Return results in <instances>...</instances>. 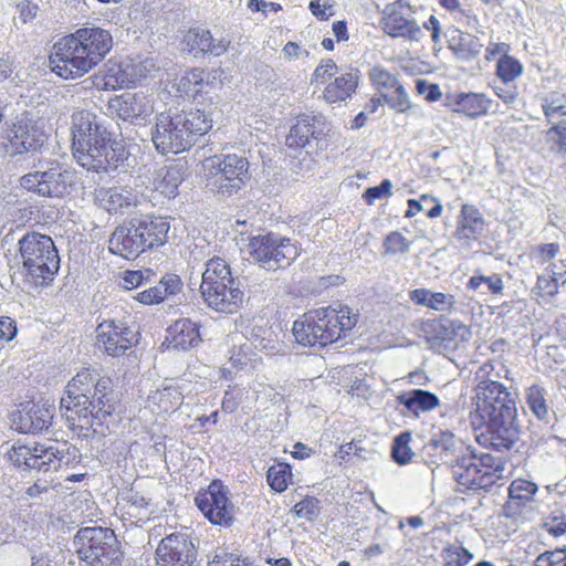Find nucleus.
I'll list each match as a JSON object with an SVG mask.
<instances>
[{"label":"nucleus","instance_id":"obj_2","mask_svg":"<svg viewBox=\"0 0 566 566\" xmlns=\"http://www.w3.org/2000/svg\"><path fill=\"white\" fill-rule=\"evenodd\" d=\"M72 150L77 163L95 171L116 167L118 160L112 146V135L93 112L82 109L72 114Z\"/></svg>","mask_w":566,"mask_h":566},{"label":"nucleus","instance_id":"obj_14","mask_svg":"<svg viewBox=\"0 0 566 566\" xmlns=\"http://www.w3.org/2000/svg\"><path fill=\"white\" fill-rule=\"evenodd\" d=\"M157 566H199L198 551L189 535L171 533L156 549Z\"/></svg>","mask_w":566,"mask_h":566},{"label":"nucleus","instance_id":"obj_58","mask_svg":"<svg viewBox=\"0 0 566 566\" xmlns=\"http://www.w3.org/2000/svg\"><path fill=\"white\" fill-rule=\"evenodd\" d=\"M392 182L384 179L378 186L369 187L365 190L363 198L368 205H374L376 200L388 198L392 195Z\"/></svg>","mask_w":566,"mask_h":566},{"label":"nucleus","instance_id":"obj_9","mask_svg":"<svg viewBox=\"0 0 566 566\" xmlns=\"http://www.w3.org/2000/svg\"><path fill=\"white\" fill-rule=\"evenodd\" d=\"M249 179L247 157L228 154L211 159L207 187L220 199H228L239 193Z\"/></svg>","mask_w":566,"mask_h":566},{"label":"nucleus","instance_id":"obj_53","mask_svg":"<svg viewBox=\"0 0 566 566\" xmlns=\"http://www.w3.org/2000/svg\"><path fill=\"white\" fill-rule=\"evenodd\" d=\"M153 276L154 272L149 269H146L144 271H126L123 276L122 286L125 290H135L144 287L150 283Z\"/></svg>","mask_w":566,"mask_h":566},{"label":"nucleus","instance_id":"obj_56","mask_svg":"<svg viewBox=\"0 0 566 566\" xmlns=\"http://www.w3.org/2000/svg\"><path fill=\"white\" fill-rule=\"evenodd\" d=\"M384 249L387 254H403L409 251L410 242L400 232L392 231L386 237Z\"/></svg>","mask_w":566,"mask_h":566},{"label":"nucleus","instance_id":"obj_19","mask_svg":"<svg viewBox=\"0 0 566 566\" xmlns=\"http://www.w3.org/2000/svg\"><path fill=\"white\" fill-rule=\"evenodd\" d=\"M151 112L149 101L142 94L124 93L111 98L107 103V113L124 122L144 120Z\"/></svg>","mask_w":566,"mask_h":566},{"label":"nucleus","instance_id":"obj_12","mask_svg":"<svg viewBox=\"0 0 566 566\" xmlns=\"http://www.w3.org/2000/svg\"><path fill=\"white\" fill-rule=\"evenodd\" d=\"M77 33L61 39L53 46L50 65L54 73L69 80L81 77L93 69V64Z\"/></svg>","mask_w":566,"mask_h":566},{"label":"nucleus","instance_id":"obj_36","mask_svg":"<svg viewBox=\"0 0 566 566\" xmlns=\"http://www.w3.org/2000/svg\"><path fill=\"white\" fill-rule=\"evenodd\" d=\"M359 72L350 70L349 72L342 73L331 81L324 92L323 96L327 103L344 102L356 92L359 81Z\"/></svg>","mask_w":566,"mask_h":566},{"label":"nucleus","instance_id":"obj_61","mask_svg":"<svg viewBox=\"0 0 566 566\" xmlns=\"http://www.w3.org/2000/svg\"><path fill=\"white\" fill-rule=\"evenodd\" d=\"M429 297L428 307L438 312L449 311L455 305V298L451 294L431 292Z\"/></svg>","mask_w":566,"mask_h":566},{"label":"nucleus","instance_id":"obj_52","mask_svg":"<svg viewBox=\"0 0 566 566\" xmlns=\"http://www.w3.org/2000/svg\"><path fill=\"white\" fill-rule=\"evenodd\" d=\"M32 421L27 428L28 432L39 433L48 430L52 422V411L49 408H31Z\"/></svg>","mask_w":566,"mask_h":566},{"label":"nucleus","instance_id":"obj_32","mask_svg":"<svg viewBox=\"0 0 566 566\" xmlns=\"http://www.w3.org/2000/svg\"><path fill=\"white\" fill-rule=\"evenodd\" d=\"M447 105L454 113H462L474 118L488 113L491 99L481 93H458L447 96Z\"/></svg>","mask_w":566,"mask_h":566},{"label":"nucleus","instance_id":"obj_21","mask_svg":"<svg viewBox=\"0 0 566 566\" xmlns=\"http://www.w3.org/2000/svg\"><path fill=\"white\" fill-rule=\"evenodd\" d=\"M453 479L463 490H480L491 485V479L484 478L476 462V454L469 447L467 451L459 454L458 459L450 467Z\"/></svg>","mask_w":566,"mask_h":566},{"label":"nucleus","instance_id":"obj_46","mask_svg":"<svg viewBox=\"0 0 566 566\" xmlns=\"http://www.w3.org/2000/svg\"><path fill=\"white\" fill-rule=\"evenodd\" d=\"M410 440L411 434L409 432H402L399 436H397L394 440V444L391 448V458L399 465L407 464L415 455V453L409 447Z\"/></svg>","mask_w":566,"mask_h":566},{"label":"nucleus","instance_id":"obj_41","mask_svg":"<svg viewBox=\"0 0 566 566\" xmlns=\"http://www.w3.org/2000/svg\"><path fill=\"white\" fill-rule=\"evenodd\" d=\"M476 462L483 476L491 479V484H493L496 479L503 478L506 462L501 457L481 453L480 457H476Z\"/></svg>","mask_w":566,"mask_h":566},{"label":"nucleus","instance_id":"obj_35","mask_svg":"<svg viewBox=\"0 0 566 566\" xmlns=\"http://www.w3.org/2000/svg\"><path fill=\"white\" fill-rule=\"evenodd\" d=\"M484 230V219L479 210L471 205H463L459 217L455 238L465 243L476 240Z\"/></svg>","mask_w":566,"mask_h":566},{"label":"nucleus","instance_id":"obj_51","mask_svg":"<svg viewBox=\"0 0 566 566\" xmlns=\"http://www.w3.org/2000/svg\"><path fill=\"white\" fill-rule=\"evenodd\" d=\"M126 513L137 517L142 513H148L149 500L137 491L129 490L123 494Z\"/></svg>","mask_w":566,"mask_h":566},{"label":"nucleus","instance_id":"obj_43","mask_svg":"<svg viewBox=\"0 0 566 566\" xmlns=\"http://www.w3.org/2000/svg\"><path fill=\"white\" fill-rule=\"evenodd\" d=\"M133 77L123 69V64L108 65L103 75V86L105 90H116L129 86Z\"/></svg>","mask_w":566,"mask_h":566},{"label":"nucleus","instance_id":"obj_40","mask_svg":"<svg viewBox=\"0 0 566 566\" xmlns=\"http://www.w3.org/2000/svg\"><path fill=\"white\" fill-rule=\"evenodd\" d=\"M526 403L533 415L541 421L548 422L551 410L546 403L545 391L539 386H532L526 392Z\"/></svg>","mask_w":566,"mask_h":566},{"label":"nucleus","instance_id":"obj_23","mask_svg":"<svg viewBox=\"0 0 566 566\" xmlns=\"http://www.w3.org/2000/svg\"><path fill=\"white\" fill-rule=\"evenodd\" d=\"M8 137L18 153L40 150L46 140L43 130L27 117L12 125Z\"/></svg>","mask_w":566,"mask_h":566},{"label":"nucleus","instance_id":"obj_7","mask_svg":"<svg viewBox=\"0 0 566 566\" xmlns=\"http://www.w3.org/2000/svg\"><path fill=\"white\" fill-rule=\"evenodd\" d=\"M18 244L27 276L35 285H48L52 282L60 269V256L53 240L39 232H29Z\"/></svg>","mask_w":566,"mask_h":566},{"label":"nucleus","instance_id":"obj_15","mask_svg":"<svg viewBox=\"0 0 566 566\" xmlns=\"http://www.w3.org/2000/svg\"><path fill=\"white\" fill-rule=\"evenodd\" d=\"M197 507L216 525H230L233 521V504L228 497V491L219 481H213L195 499Z\"/></svg>","mask_w":566,"mask_h":566},{"label":"nucleus","instance_id":"obj_18","mask_svg":"<svg viewBox=\"0 0 566 566\" xmlns=\"http://www.w3.org/2000/svg\"><path fill=\"white\" fill-rule=\"evenodd\" d=\"M497 417L482 419L486 423V440L497 450H510L520 438V428L516 423V411L510 407Z\"/></svg>","mask_w":566,"mask_h":566},{"label":"nucleus","instance_id":"obj_57","mask_svg":"<svg viewBox=\"0 0 566 566\" xmlns=\"http://www.w3.org/2000/svg\"><path fill=\"white\" fill-rule=\"evenodd\" d=\"M338 66L332 59L323 60L314 70L312 83L325 84L336 76Z\"/></svg>","mask_w":566,"mask_h":566},{"label":"nucleus","instance_id":"obj_37","mask_svg":"<svg viewBox=\"0 0 566 566\" xmlns=\"http://www.w3.org/2000/svg\"><path fill=\"white\" fill-rule=\"evenodd\" d=\"M185 179V166L175 164L159 169L154 180L155 189L168 198L177 195L178 187Z\"/></svg>","mask_w":566,"mask_h":566},{"label":"nucleus","instance_id":"obj_54","mask_svg":"<svg viewBox=\"0 0 566 566\" xmlns=\"http://www.w3.org/2000/svg\"><path fill=\"white\" fill-rule=\"evenodd\" d=\"M559 283L566 284V277L560 272L552 271V275H539L537 279V289L545 295L554 296L558 293Z\"/></svg>","mask_w":566,"mask_h":566},{"label":"nucleus","instance_id":"obj_1","mask_svg":"<svg viewBox=\"0 0 566 566\" xmlns=\"http://www.w3.org/2000/svg\"><path fill=\"white\" fill-rule=\"evenodd\" d=\"M60 409L73 430L103 434L105 420L115 411L112 379L91 369L78 371L66 386Z\"/></svg>","mask_w":566,"mask_h":566},{"label":"nucleus","instance_id":"obj_28","mask_svg":"<svg viewBox=\"0 0 566 566\" xmlns=\"http://www.w3.org/2000/svg\"><path fill=\"white\" fill-rule=\"evenodd\" d=\"M76 33L86 46L93 67L106 56L113 46V38L107 30L92 27L78 29Z\"/></svg>","mask_w":566,"mask_h":566},{"label":"nucleus","instance_id":"obj_30","mask_svg":"<svg viewBox=\"0 0 566 566\" xmlns=\"http://www.w3.org/2000/svg\"><path fill=\"white\" fill-rule=\"evenodd\" d=\"M184 395L171 380H165L156 390L150 391L147 401L149 408L157 413L176 411L182 403Z\"/></svg>","mask_w":566,"mask_h":566},{"label":"nucleus","instance_id":"obj_34","mask_svg":"<svg viewBox=\"0 0 566 566\" xmlns=\"http://www.w3.org/2000/svg\"><path fill=\"white\" fill-rule=\"evenodd\" d=\"M213 88V83L208 80V74L202 69H192L186 72L178 81L177 91L188 98L200 102Z\"/></svg>","mask_w":566,"mask_h":566},{"label":"nucleus","instance_id":"obj_33","mask_svg":"<svg viewBox=\"0 0 566 566\" xmlns=\"http://www.w3.org/2000/svg\"><path fill=\"white\" fill-rule=\"evenodd\" d=\"M168 347L188 350L201 342L199 325L189 318L176 321L168 328Z\"/></svg>","mask_w":566,"mask_h":566},{"label":"nucleus","instance_id":"obj_42","mask_svg":"<svg viewBox=\"0 0 566 566\" xmlns=\"http://www.w3.org/2000/svg\"><path fill=\"white\" fill-rule=\"evenodd\" d=\"M441 558L447 566H465L473 554L460 543L447 544L441 551Z\"/></svg>","mask_w":566,"mask_h":566},{"label":"nucleus","instance_id":"obj_4","mask_svg":"<svg viewBox=\"0 0 566 566\" xmlns=\"http://www.w3.org/2000/svg\"><path fill=\"white\" fill-rule=\"evenodd\" d=\"M358 321L348 306L321 307L306 313L293 324L295 340L307 347H325L338 340L342 333L350 331Z\"/></svg>","mask_w":566,"mask_h":566},{"label":"nucleus","instance_id":"obj_25","mask_svg":"<svg viewBox=\"0 0 566 566\" xmlns=\"http://www.w3.org/2000/svg\"><path fill=\"white\" fill-rule=\"evenodd\" d=\"M132 219L133 227H136L137 233L143 240V245L146 251L161 247L166 243L170 224L165 218L151 214H140L139 217H134Z\"/></svg>","mask_w":566,"mask_h":566},{"label":"nucleus","instance_id":"obj_16","mask_svg":"<svg viewBox=\"0 0 566 566\" xmlns=\"http://www.w3.org/2000/svg\"><path fill=\"white\" fill-rule=\"evenodd\" d=\"M135 343L136 333L123 322L104 321L96 327V345L109 356L124 355Z\"/></svg>","mask_w":566,"mask_h":566},{"label":"nucleus","instance_id":"obj_13","mask_svg":"<svg viewBox=\"0 0 566 566\" xmlns=\"http://www.w3.org/2000/svg\"><path fill=\"white\" fill-rule=\"evenodd\" d=\"M476 412L481 419L497 417L506 407L516 411V394L494 379L479 381L475 388Z\"/></svg>","mask_w":566,"mask_h":566},{"label":"nucleus","instance_id":"obj_38","mask_svg":"<svg viewBox=\"0 0 566 566\" xmlns=\"http://www.w3.org/2000/svg\"><path fill=\"white\" fill-rule=\"evenodd\" d=\"M542 107L552 126L566 125V95L552 94L545 98Z\"/></svg>","mask_w":566,"mask_h":566},{"label":"nucleus","instance_id":"obj_6","mask_svg":"<svg viewBox=\"0 0 566 566\" xmlns=\"http://www.w3.org/2000/svg\"><path fill=\"white\" fill-rule=\"evenodd\" d=\"M200 294L209 308L220 313L237 312L244 296L240 280L232 276L229 264L220 258L206 262Z\"/></svg>","mask_w":566,"mask_h":566},{"label":"nucleus","instance_id":"obj_39","mask_svg":"<svg viewBox=\"0 0 566 566\" xmlns=\"http://www.w3.org/2000/svg\"><path fill=\"white\" fill-rule=\"evenodd\" d=\"M420 211L426 212L428 218L434 219L441 216L442 205L436 197L429 195H422L419 200L409 199L405 217L411 218Z\"/></svg>","mask_w":566,"mask_h":566},{"label":"nucleus","instance_id":"obj_62","mask_svg":"<svg viewBox=\"0 0 566 566\" xmlns=\"http://www.w3.org/2000/svg\"><path fill=\"white\" fill-rule=\"evenodd\" d=\"M534 566H566V551L545 552L535 559Z\"/></svg>","mask_w":566,"mask_h":566},{"label":"nucleus","instance_id":"obj_45","mask_svg":"<svg viewBox=\"0 0 566 566\" xmlns=\"http://www.w3.org/2000/svg\"><path fill=\"white\" fill-rule=\"evenodd\" d=\"M291 479V468L285 463H277L270 467L266 474L269 485L275 492H283L286 490L289 480Z\"/></svg>","mask_w":566,"mask_h":566},{"label":"nucleus","instance_id":"obj_8","mask_svg":"<svg viewBox=\"0 0 566 566\" xmlns=\"http://www.w3.org/2000/svg\"><path fill=\"white\" fill-rule=\"evenodd\" d=\"M73 545L87 566H122L124 553L111 528L83 527L75 534Z\"/></svg>","mask_w":566,"mask_h":566},{"label":"nucleus","instance_id":"obj_20","mask_svg":"<svg viewBox=\"0 0 566 566\" xmlns=\"http://www.w3.org/2000/svg\"><path fill=\"white\" fill-rule=\"evenodd\" d=\"M95 199L109 213L132 212L145 201L143 196L128 187L99 188L95 191Z\"/></svg>","mask_w":566,"mask_h":566},{"label":"nucleus","instance_id":"obj_31","mask_svg":"<svg viewBox=\"0 0 566 566\" xmlns=\"http://www.w3.org/2000/svg\"><path fill=\"white\" fill-rule=\"evenodd\" d=\"M322 124V119L314 115L300 116L286 136V145L290 148H303L311 138L319 139L323 135V129L319 128Z\"/></svg>","mask_w":566,"mask_h":566},{"label":"nucleus","instance_id":"obj_49","mask_svg":"<svg viewBox=\"0 0 566 566\" xmlns=\"http://www.w3.org/2000/svg\"><path fill=\"white\" fill-rule=\"evenodd\" d=\"M542 528L555 537L566 534V513L555 509L542 520Z\"/></svg>","mask_w":566,"mask_h":566},{"label":"nucleus","instance_id":"obj_27","mask_svg":"<svg viewBox=\"0 0 566 566\" xmlns=\"http://www.w3.org/2000/svg\"><path fill=\"white\" fill-rule=\"evenodd\" d=\"M401 6L394 3L386 7L384 28L387 34L394 38H405L418 41L421 36V28L413 19L406 17L399 9Z\"/></svg>","mask_w":566,"mask_h":566},{"label":"nucleus","instance_id":"obj_5","mask_svg":"<svg viewBox=\"0 0 566 566\" xmlns=\"http://www.w3.org/2000/svg\"><path fill=\"white\" fill-rule=\"evenodd\" d=\"M65 447V444H62V448H60L57 442H36L33 447L24 444L12 446L8 455L15 467H25V469H33L48 474V478L43 480L38 479L27 489L29 496L35 497L52 486L54 482L52 474L70 461Z\"/></svg>","mask_w":566,"mask_h":566},{"label":"nucleus","instance_id":"obj_10","mask_svg":"<svg viewBox=\"0 0 566 566\" xmlns=\"http://www.w3.org/2000/svg\"><path fill=\"white\" fill-rule=\"evenodd\" d=\"M76 175L59 163L46 168L29 172L20 178V186L39 197L63 199L75 189Z\"/></svg>","mask_w":566,"mask_h":566},{"label":"nucleus","instance_id":"obj_24","mask_svg":"<svg viewBox=\"0 0 566 566\" xmlns=\"http://www.w3.org/2000/svg\"><path fill=\"white\" fill-rule=\"evenodd\" d=\"M108 243L112 253L127 260L135 259L146 251L136 227H133V219L117 227L112 233Z\"/></svg>","mask_w":566,"mask_h":566},{"label":"nucleus","instance_id":"obj_59","mask_svg":"<svg viewBox=\"0 0 566 566\" xmlns=\"http://www.w3.org/2000/svg\"><path fill=\"white\" fill-rule=\"evenodd\" d=\"M318 501L315 497L307 496L296 503L292 512L300 518L312 521L318 514Z\"/></svg>","mask_w":566,"mask_h":566},{"label":"nucleus","instance_id":"obj_55","mask_svg":"<svg viewBox=\"0 0 566 566\" xmlns=\"http://www.w3.org/2000/svg\"><path fill=\"white\" fill-rule=\"evenodd\" d=\"M545 140L552 151L566 154V125L552 126L545 132Z\"/></svg>","mask_w":566,"mask_h":566},{"label":"nucleus","instance_id":"obj_17","mask_svg":"<svg viewBox=\"0 0 566 566\" xmlns=\"http://www.w3.org/2000/svg\"><path fill=\"white\" fill-rule=\"evenodd\" d=\"M467 446L449 430H440L422 448V458L429 465L447 464L451 467Z\"/></svg>","mask_w":566,"mask_h":566},{"label":"nucleus","instance_id":"obj_48","mask_svg":"<svg viewBox=\"0 0 566 566\" xmlns=\"http://www.w3.org/2000/svg\"><path fill=\"white\" fill-rule=\"evenodd\" d=\"M384 98L385 103L396 113H406L412 106L410 98L401 84L389 92H384Z\"/></svg>","mask_w":566,"mask_h":566},{"label":"nucleus","instance_id":"obj_64","mask_svg":"<svg viewBox=\"0 0 566 566\" xmlns=\"http://www.w3.org/2000/svg\"><path fill=\"white\" fill-rule=\"evenodd\" d=\"M209 566H254V564L248 558H242L239 555L227 554L223 560H212Z\"/></svg>","mask_w":566,"mask_h":566},{"label":"nucleus","instance_id":"obj_26","mask_svg":"<svg viewBox=\"0 0 566 566\" xmlns=\"http://www.w3.org/2000/svg\"><path fill=\"white\" fill-rule=\"evenodd\" d=\"M144 287L143 291L133 297L144 305H155L164 301H175V298L182 294L184 283L179 275L167 273L156 285Z\"/></svg>","mask_w":566,"mask_h":566},{"label":"nucleus","instance_id":"obj_63","mask_svg":"<svg viewBox=\"0 0 566 566\" xmlns=\"http://www.w3.org/2000/svg\"><path fill=\"white\" fill-rule=\"evenodd\" d=\"M416 88L419 94L424 95L428 102H436L441 97V91L438 84H430L427 81L418 80Z\"/></svg>","mask_w":566,"mask_h":566},{"label":"nucleus","instance_id":"obj_29","mask_svg":"<svg viewBox=\"0 0 566 566\" xmlns=\"http://www.w3.org/2000/svg\"><path fill=\"white\" fill-rule=\"evenodd\" d=\"M397 402L405 408L403 416L419 418L421 413L436 409L440 405V399L429 390L412 389L398 395Z\"/></svg>","mask_w":566,"mask_h":566},{"label":"nucleus","instance_id":"obj_22","mask_svg":"<svg viewBox=\"0 0 566 566\" xmlns=\"http://www.w3.org/2000/svg\"><path fill=\"white\" fill-rule=\"evenodd\" d=\"M182 43L185 45V50L195 57L205 54L218 57L227 52L230 45V40L224 36L216 39L209 30L195 28L190 29L185 34Z\"/></svg>","mask_w":566,"mask_h":566},{"label":"nucleus","instance_id":"obj_60","mask_svg":"<svg viewBox=\"0 0 566 566\" xmlns=\"http://www.w3.org/2000/svg\"><path fill=\"white\" fill-rule=\"evenodd\" d=\"M436 331L439 337L443 340L452 339L453 336L464 338L469 333L467 326L457 321H447L444 324H440L439 329Z\"/></svg>","mask_w":566,"mask_h":566},{"label":"nucleus","instance_id":"obj_11","mask_svg":"<svg viewBox=\"0 0 566 566\" xmlns=\"http://www.w3.org/2000/svg\"><path fill=\"white\" fill-rule=\"evenodd\" d=\"M248 250L252 260L266 271L285 268L298 256V249L290 239L274 233L252 237Z\"/></svg>","mask_w":566,"mask_h":566},{"label":"nucleus","instance_id":"obj_44","mask_svg":"<svg viewBox=\"0 0 566 566\" xmlns=\"http://www.w3.org/2000/svg\"><path fill=\"white\" fill-rule=\"evenodd\" d=\"M523 73V65L513 56H502L496 63V74L503 84H510Z\"/></svg>","mask_w":566,"mask_h":566},{"label":"nucleus","instance_id":"obj_50","mask_svg":"<svg viewBox=\"0 0 566 566\" xmlns=\"http://www.w3.org/2000/svg\"><path fill=\"white\" fill-rule=\"evenodd\" d=\"M369 78L377 90H385L386 92L400 85L398 78L380 65H375L370 69Z\"/></svg>","mask_w":566,"mask_h":566},{"label":"nucleus","instance_id":"obj_3","mask_svg":"<svg viewBox=\"0 0 566 566\" xmlns=\"http://www.w3.org/2000/svg\"><path fill=\"white\" fill-rule=\"evenodd\" d=\"M155 119L151 140L156 150L163 155H176L189 149L212 128L210 112L200 108L161 112Z\"/></svg>","mask_w":566,"mask_h":566},{"label":"nucleus","instance_id":"obj_47","mask_svg":"<svg viewBox=\"0 0 566 566\" xmlns=\"http://www.w3.org/2000/svg\"><path fill=\"white\" fill-rule=\"evenodd\" d=\"M536 492L537 485L524 479L514 480L509 488L511 502L521 501L523 503H528L533 500Z\"/></svg>","mask_w":566,"mask_h":566}]
</instances>
